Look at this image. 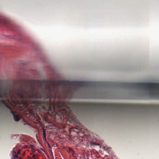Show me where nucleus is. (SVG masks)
<instances>
[{"instance_id":"1","label":"nucleus","mask_w":159,"mask_h":159,"mask_svg":"<svg viewBox=\"0 0 159 159\" xmlns=\"http://www.w3.org/2000/svg\"><path fill=\"white\" fill-rule=\"evenodd\" d=\"M29 87L25 83L21 84L13 90L6 88L0 94V105L2 107L9 110L13 116L15 121H18L21 118V116L14 111L3 100V96L16 100L17 103L23 105L25 108H29L30 112L39 109L56 118L63 117V102H52L51 99L56 98L58 93V86L63 87V81L59 80L54 83L48 80H30Z\"/></svg>"},{"instance_id":"2","label":"nucleus","mask_w":159,"mask_h":159,"mask_svg":"<svg viewBox=\"0 0 159 159\" xmlns=\"http://www.w3.org/2000/svg\"><path fill=\"white\" fill-rule=\"evenodd\" d=\"M2 23L5 24L8 28H10L11 24L8 19L0 16V23Z\"/></svg>"},{"instance_id":"3","label":"nucleus","mask_w":159,"mask_h":159,"mask_svg":"<svg viewBox=\"0 0 159 159\" xmlns=\"http://www.w3.org/2000/svg\"><path fill=\"white\" fill-rule=\"evenodd\" d=\"M15 155H13L12 157V159H21L19 157L17 154H16V152H14Z\"/></svg>"},{"instance_id":"4","label":"nucleus","mask_w":159,"mask_h":159,"mask_svg":"<svg viewBox=\"0 0 159 159\" xmlns=\"http://www.w3.org/2000/svg\"><path fill=\"white\" fill-rule=\"evenodd\" d=\"M43 139L44 140H46V136L45 132L43 131Z\"/></svg>"},{"instance_id":"5","label":"nucleus","mask_w":159,"mask_h":159,"mask_svg":"<svg viewBox=\"0 0 159 159\" xmlns=\"http://www.w3.org/2000/svg\"><path fill=\"white\" fill-rule=\"evenodd\" d=\"M32 158H34V159H35V158L37 157L35 154H33L32 156Z\"/></svg>"},{"instance_id":"6","label":"nucleus","mask_w":159,"mask_h":159,"mask_svg":"<svg viewBox=\"0 0 159 159\" xmlns=\"http://www.w3.org/2000/svg\"><path fill=\"white\" fill-rule=\"evenodd\" d=\"M86 98H96L95 97H86Z\"/></svg>"},{"instance_id":"7","label":"nucleus","mask_w":159,"mask_h":159,"mask_svg":"<svg viewBox=\"0 0 159 159\" xmlns=\"http://www.w3.org/2000/svg\"><path fill=\"white\" fill-rule=\"evenodd\" d=\"M30 147L32 148H34V146H33V145H31Z\"/></svg>"},{"instance_id":"8","label":"nucleus","mask_w":159,"mask_h":159,"mask_svg":"<svg viewBox=\"0 0 159 159\" xmlns=\"http://www.w3.org/2000/svg\"><path fill=\"white\" fill-rule=\"evenodd\" d=\"M48 146H49V147H50V145L48 143Z\"/></svg>"},{"instance_id":"9","label":"nucleus","mask_w":159,"mask_h":159,"mask_svg":"<svg viewBox=\"0 0 159 159\" xmlns=\"http://www.w3.org/2000/svg\"><path fill=\"white\" fill-rule=\"evenodd\" d=\"M20 153V152H17V154H19Z\"/></svg>"}]
</instances>
